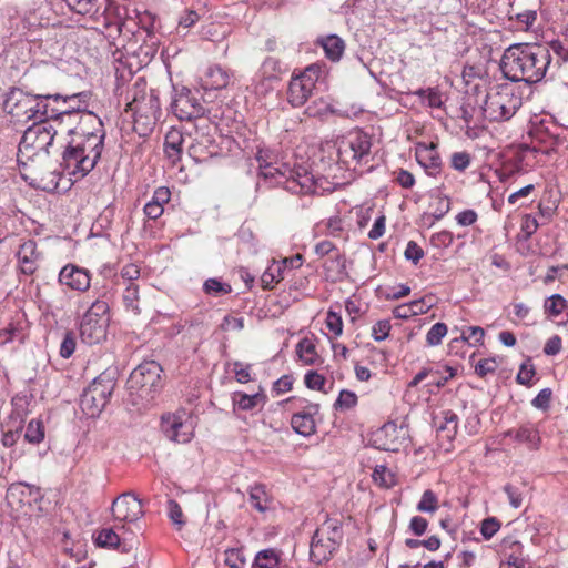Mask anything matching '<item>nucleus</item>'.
Segmentation results:
<instances>
[{"label":"nucleus","mask_w":568,"mask_h":568,"mask_svg":"<svg viewBox=\"0 0 568 568\" xmlns=\"http://www.w3.org/2000/svg\"><path fill=\"white\" fill-rule=\"evenodd\" d=\"M416 508L422 513H435L438 508L436 494L430 489L425 490Z\"/></svg>","instance_id":"49"},{"label":"nucleus","mask_w":568,"mask_h":568,"mask_svg":"<svg viewBox=\"0 0 568 568\" xmlns=\"http://www.w3.org/2000/svg\"><path fill=\"white\" fill-rule=\"evenodd\" d=\"M558 130L559 128L556 125H552L551 129L546 128L545 131L542 128L536 130L535 138L548 146L547 152L565 144L566 138L561 136Z\"/></svg>","instance_id":"36"},{"label":"nucleus","mask_w":568,"mask_h":568,"mask_svg":"<svg viewBox=\"0 0 568 568\" xmlns=\"http://www.w3.org/2000/svg\"><path fill=\"white\" fill-rule=\"evenodd\" d=\"M314 252L320 257L334 253L331 263L335 266L337 274L342 275L345 273V257L338 253V250L331 241L324 240L318 242L314 247Z\"/></svg>","instance_id":"31"},{"label":"nucleus","mask_w":568,"mask_h":568,"mask_svg":"<svg viewBox=\"0 0 568 568\" xmlns=\"http://www.w3.org/2000/svg\"><path fill=\"white\" fill-rule=\"evenodd\" d=\"M115 387L111 374L104 372L93 379L80 397V408L90 418L98 417L108 404Z\"/></svg>","instance_id":"8"},{"label":"nucleus","mask_w":568,"mask_h":568,"mask_svg":"<svg viewBox=\"0 0 568 568\" xmlns=\"http://www.w3.org/2000/svg\"><path fill=\"white\" fill-rule=\"evenodd\" d=\"M162 367L155 361H146L130 374L126 387L131 396H136L146 406L162 388Z\"/></svg>","instance_id":"7"},{"label":"nucleus","mask_w":568,"mask_h":568,"mask_svg":"<svg viewBox=\"0 0 568 568\" xmlns=\"http://www.w3.org/2000/svg\"><path fill=\"white\" fill-rule=\"evenodd\" d=\"M500 529V523L495 517H488L481 521L480 534L486 539H491Z\"/></svg>","instance_id":"56"},{"label":"nucleus","mask_w":568,"mask_h":568,"mask_svg":"<svg viewBox=\"0 0 568 568\" xmlns=\"http://www.w3.org/2000/svg\"><path fill=\"white\" fill-rule=\"evenodd\" d=\"M135 88H138V83ZM126 111L132 112L135 123L154 124L161 116L158 93L154 90L145 92L144 89H135L132 100L126 104Z\"/></svg>","instance_id":"10"},{"label":"nucleus","mask_w":568,"mask_h":568,"mask_svg":"<svg viewBox=\"0 0 568 568\" xmlns=\"http://www.w3.org/2000/svg\"><path fill=\"white\" fill-rule=\"evenodd\" d=\"M320 406L311 404L305 410L295 413L292 416L291 425L293 429L302 436H311L315 432L314 415L318 413Z\"/></svg>","instance_id":"23"},{"label":"nucleus","mask_w":568,"mask_h":568,"mask_svg":"<svg viewBox=\"0 0 568 568\" xmlns=\"http://www.w3.org/2000/svg\"><path fill=\"white\" fill-rule=\"evenodd\" d=\"M285 265L273 261L261 275V284L264 290H271L284 278Z\"/></svg>","instance_id":"35"},{"label":"nucleus","mask_w":568,"mask_h":568,"mask_svg":"<svg viewBox=\"0 0 568 568\" xmlns=\"http://www.w3.org/2000/svg\"><path fill=\"white\" fill-rule=\"evenodd\" d=\"M280 556L275 549L268 548L255 555L252 568H277Z\"/></svg>","instance_id":"39"},{"label":"nucleus","mask_w":568,"mask_h":568,"mask_svg":"<svg viewBox=\"0 0 568 568\" xmlns=\"http://www.w3.org/2000/svg\"><path fill=\"white\" fill-rule=\"evenodd\" d=\"M404 256L407 261H410L414 265H417L424 257V251L415 241H409L406 245Z\"/></svg>","instance_id":"58"},{"label":"nucleus","mask_w":568,"mask_h":568,"mask_svg":"<svg viewBox=\"0 0 568 568\" xmlns=\"http://www.w3.org/2000/svg\"><path fill=\"white\" fill-rule=\"evenodd\" d=\"M232 73L220 64L205 68L200 77L201 87L204 90H222L230 83Z\"/></svg>","instance_id":"22"},{"label":"nucleus","mask_w":568,"mask_h":568,"mask_svg":"<svg viewBox=\"0 0 568 568\" xmlns=\"http://www.w3.org/2000/svg\"><path fill=\"white\" fill-rule=\"evenodd\" d=\"M248 501L253 508L264 513L268 508V497L263 485H254L248 491Z\"/></svg>","instance_id":"40"},{"label":"nucleus","mask_w":568,"mask_h":568,"mask_svg":"<svg viewBox=\"0 0 568 568\" xmlns=\"http://www.w3.org/2000/svg\"><path fill=\"white\" fill-rule=\"evenodd\" d=\"M104 142L87 140L83 138L69 136L61 153L60 166L67 172L71 180L88 175L101 159Z\"/></svg>","instance_id":"4"},{"label":"nucleus","mask_w":568,"mask_h":568,"mask_svg":"<svg viewBox=\"0 0 568 568\" xmlns=\"http://www.w3.org/2000/svg\"><path fill=\"white\" fill-rule=\"evenodd\" d=\"M317 227L322 230V233L331 236H339L343 231V220L338 216H332L317 224Z\"/></svg>","instance_id":"46"},{"label":"nucleus","mask_w":568,"mask_h":568,"mask_svg":"<svg viewBox=\"0 0 568 568\" xmlns=\"http://www.w3.org/2000/svg\"><path fill=\"white\" fill-rule=\"evenodd\" d=\"M357 404V396L354 392L343 389L335 402V407L339 409H351Z\"/></svg>","instance_id":"57"},{"label":"nucleus","mask_w":568,"mask_h":568,"mask_svg":"<svg viewBox=\"0 0 568 568\" xmlns=\"http://www.w3.org/2000/svg\"><path fill=\"white\" fill-rule=\"evenodd\" d=\"M232 400L235 408L243 412H251L257 408H263L266 404L267 396L263 390L251 395L243 392H235L232 396Z\"/></svg>","instance_id":"28"},{"label":"nucleus","mask_w":568,"mask_h":568,"mask_svg":"<svg viewBox=\"0 0 568 568\" xmlns=\"http://www.w3.org/2000/svg\"><path fill=\"white\" fill-rule=\"evenodd\" d=\"M304 382L307 388L322 390L325 384V377L315 371H310L306 373Z\"/></svg>","instance_id":"63"},{"label":"nucleus","mask_w":568,"mask_h":568,"mask_svg":"<svg viewBox=\"0 0 568 568\" xmlns=\"http://www.w3.org/2000/svg\"><path fill=\"white\" fill-rule=\"evenodd\" d=\"M390 328L392 326L388 320L378 321L373 325L372 336L377 342L384 341L388 337Z\"/></svg>","instance_id":"60"},{"label":"nucleus","mask_w":568,"mask_h":568,"mask_svg":"<svg viewBox=\"0 0 568 568\" xmlns=\"http://www.w3.org/2000/svg\"><path fill=\"white\" fill-rule=\"evenodd\" d=\"M545 313L551 318L562 317L568 320V302L560 295L554 294L545 301Z\"/></svg>","instance_id":"34"},{"label":"nucleus","mask_w":568,"mask_h":568,"mask_svg":"<svg viewBox=\"0 0 568 568\" xmlns=\"http://www.w3.org/2000/svg\"><path fill=\"white\" fill-rule=\"evenodd\" d=\"M448 332L447 325L445 323H435L426 334V343L429 346H437L442 343L443 338L446 336Z\"/></svg>","instance_id":"48"},{"label":"nucleus","mask_w":568,"mask_h":568,"mask_svg":"<svg viewBox=\"0 0 568 568\" xmlns=\"http://www.w3.org/2000/svg\"><path fill=\"white\" fill-rule=\"evenodd\" d=\"M105 318H91V315H83L80 322V337L83 343L93 345L105 337Z\"/></svg>","instance_id":"21"},{"label":"nucleus","mask_w":568,"mask_h":568,"mask_svg":"<svg viewBox=\"0 0 568 568\" xmlns=\"http://www.w3.org/2000/svg\"><path fill=\"white\" fill-rule=\"evenodd\" d=\"M50 119L33 122L24 132L18 148V162L32 161L37 156H48L49 148L53 144L57 130Z\"/></svg>","instance_id":"6"},{"label":"nucleus","mask_w":568,"mask_h":568,"mask_svg":"<svg viewBox=\"0 0 568 568\" xmlns=\"http://www.w3.org/2000/svg\"><path fill=\"white\" fill-rule=\"evenodd\" d=\"M430 108H440L443 104L440 93L435 89H420L416 92Z\"/></svg>","instance_id":"54"},{"label":"nucleus","mask_w":568,"mask_h":568,"mask_svg":"<svg viewBox=\"0 0 568 568\" xmlns=\"http://www.w3.org/2000/svg\"><path fill=\"white\" fill-rule=\"evenodd\" d=\"M184 136L180 130L171 129L164 138V152L168 159L175 164L181 160Z\"/></svg>","instance_id":"30"},{"label":"nucleus","mask_w":568,"mask_h":568,"mask_svg":"<svg viewBox=\"0 0 568 568\" xmlns=\"http://www.w3.org/2000/svg\"><path fill=\"white\" fill-rule=\"evenodd\" d=\"M534 376H535V367L530 363V361H527L520 365L516 381L521 385L530 386V382Z\"/></svg>","instance_id":"59"},{"label":"nucleus","mask_w":568,"mask_h":568,"mask_svg":"<svg viewBox=\"0 0 568 568\" xmlns=\"http://www.w3.org/2000/svg\"><path fill=\"white\" fill-rule=\"evenodd\" d=\"M161 429L168 439L181 444L189 443L194 435L192 418L185 410L163 415Z\"/></svg>","instance_id":"14"},{"label":"nucleus","mask_w":568,"mask_h":568,"mask_svg":"<svg viewBox=\"0 0 568 568\" xmlns=\"http://www.w3.org/2000/svg\"><path fill=\"white\" fill-rule=\"evenodd\" d=\"M203 290L207 294L219 296L231 293L232 287L230 284L223 283L217 278H209L204 282Z\"/></svg>","instance_id":"52"},{"label":"nucleus","mask_w":568,"mask_h":568,"mask_svg":"<svg viewBox=\"0 0 568 568\" xmlns=\"http://www.w3.org/2000/svg\"><path fill=\"white\" fill-rule=\"evenodd\" d=\"M40 254L37 251V243L28 240L22 243L17 252L20 270L23 274L31 275L38 268Z\"/></svg>","instance_id":"24"},{"label":"nucleus","mask_w":568,"mask_h":568,"mask_svg":"<svg viewBox=\"0 0 568 568\" xmlns=\"http://www.w3.org/2000/svg\"><path fill=\"white\" fill-rule=\"evenodd\" d=\"M284 71V64L280 59L267 57L260 68L258 75L266 81L278 80Z\"/></svg>","instance_id":"37"},{"label":"nucleus","mask_w":568,"mask_h":568,"mask_svg":"<svg viewBox=\"0 0 568 568\" xmlns=\"http://www.w3.org/2000/svg\"><path fill=\"white\" fill-rule=\"evenodd\" d=\"M258 176L271 185L282 186L293 194H323L331 190L324 185L328 183L324 178H315L303 166L280 169L270 163H261Z\"/></svg>","instance_id":"2"},{"label":"nucleus","mask_w":568,"mask_h":568,"mask_svg":"<svg viewBox=\"0 0 568 568\" xmlns=\"http://www.w3.org/2000/svg\"><path fill=\"white\" fill-rule=\"evenodd\" d=\"M0 338L2 343H9L13 341H22L24 338V334L21 328H19L14 324H10L7 328H4L0 333Z\"/></svg>","instance_id":"61"},{"label":"nucleus","mask_w":568,"mask_h":568,"mask_svg":"<svg viewBox=\"0 0 568 568\" xmlns=\"http://www.w3.org/2000/svg\"><path fill=\"white\" fill-rule=\"evenodd\" d=\"M60 98L59 93L30 94L19 88H11L4 95L3 110L14 123L37 122L57 114L51 111L49 101H58Z\"/></svg>","instance_id":"3"},{"label":"nucleus","mask_w":568,"mask_h":568,"mask_svg":"<svg viewBox=\"0 0 568 568\" xmlns=\"http://www.w3.org/2000/svg\"><path fill=\"white\" fill-rule=\"evenodd\" d=\"M485 331L480 326H470L462 332V339L464 343H468L470 346H477L483 344Z\"/></svg>","instance_id":"51"},{"label":"nucleus","mask_w":568,"mask_h":568,"mask_svg":"<svg viewBox=\"0 0 568 568\" xmlns=\"http://www.w3.org/2000/svg\"><path fill=\"white\" fill-rule=\"evenodd\" d=\"M551 395L550 388H544L531 400V405L537 409L547 410L550 407Z\"/></svg>","instance_id":"62"},{"label":"nucleus","mask_w":568,"mask_h":568,"mask_svg":"<svg viewBox=\"0 0 568 568\" xmlns=\"http://www.w3.org/2000/svg\"><path fill=\"white\" fill-rule=\"evenodd\" d=\"M458 429V416L452 410L442 412L440 422L437 426V432L443 434V436L453 440L457 434Z\"/></svg>","instance_id":"38"},{"label":"nucleus","mask_w":568,"mask_h":568,"mask_svg":"<svg viewBox=\"0 0 568 568\" xmlns=\"http://www.w3.org/2000/svg\"><path fill=\"white\" fill-rule=\"evenodd\" d=\"M323 69L311 64L297 74H293L286 91V100L293 108H301L315 94Z\"/></svg>","instance_id":"9"},{"label":"nucleus","mask_w":568,"mask_h":568,"mask_svg":"<svg viewBox=\"0 0 568 568\" xmlns=\"http://www.w3.org/2000/svg\"><path fill=\"white\" fill-rule=\"evenodd\" d=\"M424 312V304L422 301H414L409 304H402L394 308L393 314L396 318L407 320L418 313Z\"/></svg>","instance_id":"44"},{"label":"nucleus","mask_w":568,"mask_h":568,"mask_svg":"<svg viewBox=\"0 0 568 568\" xmlns=\"http://www.w3.org/2000/svg\"><path fill=\"white\" fill-rule=\"evenodd\" d=\"M60 99L57 102L62 101L63 105L60 108L50 106L51 111L55 114L52 119L64 121V119L72 120L74 118H80L82 112H88L87 106L89 100L91 99V93L88 91L62 95L60 94Z\"/></svg>","instance_id":"16"},{"label":"nucleus","mask_w":568,"mask_h":568,"mask_svg":"<svg viewBox=\"0 0 568 568\" xmlns=\"http://www.w3.org/2000/svg\"><path fill=\"white\" fill-rule=\"evenodd\" d=\"M369 138L363 132H353L337 142L338 162L348 169L356 165L367 156L371 150Z\"/></svg>","instance_id":"12"},{"label":"nucleus","mask_w":568,"mask_h":568,"mask_svg":"<svg viewBox=\"0 0 568 568\" xmlns=\"http://www.w3.org/2000/svg\"><path fill=\"white\" fill-rule=\"evenodd\" d=\"M320 537H323L326 541L331 542L332 546L339 548L344 532L342 528V521L337 518L326 519L316 530Z\"/></svg>","instance_id":"29"},{"label":"nucleus","mask_w":568,"mask_h":568,"mask_svg":"<svg viewBox=\"0 0 568 568\" xmlns=\"http://www.w3.org/2000/svg\"><path fill=\"white\" fill-rule=\"evenodd\" d=\"M434 211L425 216L429 221V225H433L435 221L442 220L450 210L449 199L446 196H436L434 202L430 204Z\"/></svg>","instance_id":"42"},{"label":"nucleus","mask_w":568,"mask_h":568,"mask_svg":"<svg viewBox=\"0 0 568 568\" xmlns=\"http://www.w3.org/2000/svg\"><path fill=\"white\" fill-rule=\"evenodd\" d=\"M521 104V95L513 83L494 84L487 91L483 114L489 121H507L515 115Z\"/></svg>","instance_id":"5"},{"label":"nucleus","mask_w":568,"mask_h":568,"mask_svg":"<svg viewBox=\"0 0 568 568\" xmlns=\"http://www.w3.org/2000/svg\"><path fill=\"white\" fill-rule=\"evenodd\" d=\"M416 160L428 175L436 176L440 172L442 160L434 145H418L416 148Z\"/></svg>","instance_id":"25"},{"label":"nucleus","mask_w":568,"mask_h":568,"mask_svg":"<svg viewBox=\"0 0 568 568\" xmlns=\"http://www.w3.org/2000/svg\"><path fill=\"white\" fill-rule=\"evenodd\" d=\"M67 6L79 14H92L97 12L98 0H64Z\"/></svg>","instance_id":"50"},{"label":"nucleus","mask_w":568,"mask_h":568,"mask_svg":"<svg viewBox=\"0 0 568 568\" xmlns=\"http://www.w3.org/2000/svg\"><path fill=\"white\" fill-rule=\"evenodd\" d=\"M58 281L70 290L85 292L90 287L91 276L85 268L67 264L61 268Z\"/></svg>","instance_id":"20"},{"label":"nucleus","mask_w":568,"mask_h":568,"mask_svg":"<svg viewBox=\"0 0 568 568\" xmlns=\"http://www.w3.org/2000/svg\"><path fill=\"white\" fill-rule=\"evenodd\" d=\"M318 43L323 48L326 58L332 61H338L345 50V42L342 38L336 34H329L318 40Z\"/></svg>","instance_id":"33"},{"label":"nucleus","mask_w":568,"mask_h":568,"mask_svg":"<svg viewBox=\"0 0 568 568\" xmlns=\"http://www.w3.org/2000/svg\"><path fill=\"white\" fill-rule=\"evenodd\" d=\"M171 199V192L168 187H158L151 200L144 205L143 212L150 220L159 219L164 212V204H168Z\"/></svg>","instance_id":"26"},{"label":"nucleus","mask_w":568,"mask_h":568,"mask_svg":"<svg viewBox=\"0 0 568 568\" xmlns=\"http://www.w3.org/2000/svg\"><path fill=\"white\" fill-rule=\"evenodd\" d=\"M336 550L335 546H332L331 542L314 532L310 545V559L312 562L321 565L328 561Z\"/></svg>","instance_id":"27"},{"label":"nucleus","mask_w":568,"mask_h":568,"mask_svg":"<svg viewBox=\"0 0 568 568\" xmlns=\"http://www.w3.org/2000/svg\"><path fill=\"white\" fill-rule=\"evenodd\" d=\"M24 439L31 444H39L44 439V426L41 420L32 419L29 422Z\"/></svg>","instance_id":"45"},{"label":"nucleus","mask_w":568,"mask_h":568,"mask_svg":"<svg viewBox=\"0 0 568 568\" xmlns=\"http://www.w3.org/2000/svg\"><path fill=\"white\" fill-rule=\"evenodd\" d=\"M231 365L233 367L232 372L234 373L235 379L239 383L245 384L252 379L250 364H243L242 362L235 361Z\"/></svg>","instance_id":"55"},{"label":"nucleus","mask_w":568,"mask_h":568,"mask_svg":"<svg viewBox=\"0 0 568 568\" xmlns=\"http://www.w3.org/2000/svg\"><path fill=\"white\" fill-rule=\"evenodd\" d=\"M123 302L128 310H131L134 314L140 313L139 308V286L136 283H128L124 293Z\"/></svg>","instance_id":"43"},{"label":"nucleus","mask_w":568,"mask_h":568,"mask_svg":"<svg viewBox=\"0 0 568 568\" xmlns=\"http://www.w3.org/2000/svg\"><path fill=\"white\" fill-rule=\"evenodd\" d=\"M68 135L87 140H93L94 138L95 141L101 140V142H104L106 133L102 120L97 114L89 111L82 112L78 119L77 125L69 129Z\"/></svg>","instance_id":"17"},{"label":"nucleus","mask_w":568,"mask_h":568,"mask_svg":"<svg viewBox=\"0 0 568 568\" xmlns=\"http://www.w3.org/2000/svg\"><path fill=\"white\" fill-rule=\"evenodd\" d=\"M507 436H514L517 442L527 444L530 449H537L540 444L539 432L531 424L523 425L517 430H508Z\"/></svg>","instance_id":"32"},{"label":"nucleus","mask_w":568,"mask_h":568,"mask_svg":"<svg viewBox=\"0 0 568 568\" xmlns=\"http://www.w3.org/2000/svg\"><path fill=\"white\" fill-rule=\"evenodd\" d=\"M168 516L171 521L176 526L178 529H181L184 524V516L181 506L174 499H169L166 505Z\"/></svg>","instance_id":"53"},{"label":"nucleus","mask_w":568,"mask_h":568,"mask_svg":"<svg viewBox=\"0 0 568 568\" xmlns=\"http://www.w3.org/2000/svg\"><path fill=\"white\" fill-rule=\"evenodd\" d=\"M133 536L130 529L119 530L115 525L99 530L95 535V544L103 548H119L121 551L126 552L131 546H128Z\"/></svg>","instance_id":"19"},{"label":"nucleus","mask_w":568,"mask_h":568,"mask_svg":"<svg viewBox=\"0 0 568 568\" xmlns=\"http://www.w3.org/2000/svg\"><path fill=\"white\" fill-rule=\"evenodd\" d=\"M369 442L379 450L399 452L409 445V430L405 424L397 425L395 422H387L372 433Z\"/></svg>","instance_id":"11"},{"label":"nucleus","mask_w":568,"mask_h":568,"mask_svg":"<svg viewBox=\"0 0 568 568\" xmlns=\"http://www.w3.org/2000/svg\"><path fill=\"white\" fill-rule=\"evenodd\" d=\"M296 353L305 365H314L318 358L315 345L308 338H303L298 342Z\"/></svg>","instance_id":"41"},{"label":"nucleus","mask_w":568,"mask_h":568,"mask_svg":"<svg viewBox=\"0 0 568 568\" xmlns=\"http://www.w3.org/2000/svg\"><path fill=\"white\" fill-rule=\"evenodd\" d=\"M190 158L196 163H203L209 159L217 155L219 146L215 143V139L209 132L196 131L195 136L187 149Z\"/></svg>","instance_id":"18"},{"label":"nucleus","mask_w":568,"mask_h":568,"mask_svg":"<svg viewBox=\"0 0 568 568\" xmlns=\"http://www.w3.org/2000/svg\"><path fill=\"white\" fill-rule=\"evenodd\" d=\"M172 112L180 120L191 121L206 115V109L190 89L182 88L171 104Z\"/></svg>","instance_id":"15"},{"label":"nucleus","mask_w":568,"mask_h":568,"mask_svg":"<svg viewBox=\"0 0 568 568\" xmlns=\"http://www.w3.org/2000/svg\"><path fill=\"white\" fill-rule=\"evenodd\" d=\"M559 68L554 62L550 49L537 43H516L509 45L500 60V70L511 82L536 84L554 78Z\"/></svg>","instance_id":"1"},{"label":"nucleus","mask_w":568,"mask_h":568,"mask_svg":"<svg viewBox=\"0 0 568 568\" xmlns=\"http://www.w3.org/2000/svg\"><path fill=\"white\" fill-rule=\"evenodd\" d=\"M504 491L506 493L511 507L517 509L523 505V493L518 487L507 484L504 486Z\"/></svg>","instance_id":"64"},{"label":"nucleus","mask_w":568,"mask_h":568,"mask_svg":"<svg viewBox=\"0 0 568 568\" xmlns=\"http://www.w3.org/2000/svg\"><path fill=\"white\" fill-rule=\"evenodd\" d=\"M111 511L119 530L130 529L126 524L136 523L144 514L142 501L132 493L118 496L112 503Z\"/></svg>","instance_id":"13"},{"label":"nucleus","mask_w":568,"mask_h":568,"mask_svg":"<svg viewBox=\"0 0 568 568\" xmlns=\"http://www.w3.org/2000/svg\"><path fill=\"white\" fill-rule=\"evenodd\" d=\"M224 564L229 568H245L246 558L241 548H230L224 552Z\"/></svg>","instance_id":"47"}]
</instances>
